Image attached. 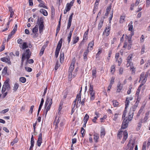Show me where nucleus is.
Here are the masks:
<instances>
[{"instance_id":"nucleus-40","label":"nucleus","mask_w":150,"mask_h":150,"mask_svg":"<svg viewBox=\"0 0 150 150\" xmlns=\"http://www.w3.org/2000/svg\"><path fill=\"white\" fill-rule=\"evenodd\" d=\"M71 19H69L68 20V23L67 26V29H69L70 28L71 25Z\"/></svg>"},{"instance_id":"nucleus-26","label":"nucleus","mask_w":150,"mask_h":150,"mask_svg":"<svg viewBox=\"0 0 150 150\" xmlns=\"http://www.w3.org/2000/svg\"><path fill=\"white\" fill-rule=\"evenodd\" d=\"M46 48V46L45 45H43L42 48L41 49V50H40V55L41 56H42L43 54V52H44V50Z\"/></svg>"},{"instance_id":"nucleus-38","label":"nucleus","mask_w":150,"mask_h":150,"mask_svg":"<svg viewBox=\"0 0 150 150\" xmlns=\"http://www.w3.org/2000/svg\"><path fill=\"white\" fill-rule=\"evenodd\" d=\"M130 70L132 71V74H134L135 71V69L132 66H130Z\"/></svg>"},{"instance_id":"nucleus-24","label":"nucleus","mask_w":150,"mask_h":150,"mask_svg":"<svg viewBox=\"0 0 150 150\" xmlns=\"http://www.w3.org/2000/svg\"><path fill=\"white\" fill-rule=\"evenodd\" d=\"M132 23V22L131 21L129 23V24L128 25V27L129 28L128 30L129 31H131L133 30V27Z\"/></svg>"},{"instance_id":"nucleus-10","label":"nucleus","mask_w":150,"mask_h":150,"mask_svg":"<svg viewBox=\"0 0 150 150\" xmlns=\"http://www.w3.org/2000/svg\"><path fill=\"white\" fill-rule=\"evenodd\" d=\"M62 39L61 38L60 39L59 41L57 46V48L56 49V50H58L60 51V50L61 49V47L62 46Z\"/></svg>"},{"instance_id":"nucleus-53","label":"nucleus","mask_w":150,"mask_h":150,"mask_svg":"<svg viewBox=\"0 0 150 150\" xmlns=\"http://www.w3.org/2000/svg\"><path fill=\"white\" fill-rule=\"evenodd\" d=\"M18 142V139H15L11 143V145L13 146L15 144L17 143Z\"/></svg>"},{"instance_id":"nucleus-51","label":"nucleus","mask_w":150,"mask_h":150,"mask_svg":"<svg viewBox=\"0 0 150 150\" xmlns=\"http://www.w3.org/2000/svg\"><path fill=\"white\" fill-rule=\"evenodd\" d=\"M18 83H16L14 84V87H13V90L15 91H16L17 89L18 88Z\"/></svg>"},{"instance_id":"nucleus-21","label":"nucleus","mask_w":150,"mask_h":150,"mask_svg":"<svg viewBox=\"0 0 150 150\" xmlns=\"http://www.w3.org/2000/svg\"><path fill=\"white\" fill-rule=\"evenodd\" d=\"M143 108H142V107H141L140 110H139L137 114V115L136 118L135 119H138L139 118V117L140 116V114L142 113L143 110Z\"/></svg>"},{"instance_id":"nucleus-16","label":"nucleus","mask_w":150,"mask_h":150,"mask_svg":"<svg viewBox=\"0 0 150 150\" xmlns=\"http://www.w3.org/2000/svg\"><path fill=\"white\" fill-rule=\"evenodd\" d=\"M50 102L52 103V99L51 98H47L45 104V108H46L47 106L49 104V103H50Z\"/></svg>"},{"instance_id":"nucleus-34","label":"nucleus","mask_w":150,"mask_h":150,"mask_svg":"<svg viewBox=\"0 0 150 150\" xmlns=\"http://www.w3.org/2000/svg\"><path fill=\"white\" fill-rule=\"evenodd\" d=\"M129 103L130 101L129 100H128V98H126V100L125 101V109H126L128 107Z\"/></svg>"},{"instance_id":"nucleus-14","label":"nucleus","mask_w":150,"mask_h":150,"mask_svg":"<svg viewBox=\"0 0 150 150\" xmlns=\"http://www.w3.org/2000/svg\"><path fill=\"white\" fill-rule=\"evenodd\" d=\"M52 103L51 102H50V103H49V104L47 105V107H46V108H45V109H46V110H45V116H46L47 114V112H48V111H49L50 109V108H51V105H52Z\"/></svg>"},{"instance_id":"nucleus-63","label":"nucleus","mask_w":150,"mask_h":150,"mask_svg":"<svg viewBox=\"0 0 150 150\" xmlns=\"http://www.w3.org/2000/svg\"><path fill=\"white\" fill-rule=\"evenodd\" d=\"M118 62V66H120V64H121V63L122 62V59L121 58H120L119 59H117V61Z\"/></svg>"},{"instance_id":"nucleus-23","label":"nucleus","mask_w":150,"mask_h":150,"mask_svg":"<svg viewBox=\"0 0 150 150\" xmlns=\"http://www.w3.org/2000/svg\"><path fill=\"white\" fill-rule=\"evenodd\" d=\"M79 38L78 36H75L73 39V44H74L76 43L79 40Z\"/></svg>"},{"instance_id":"nucleus-5","label":"nucleus","mask_w":150,"mask_h":150,"mask_svg":"<svg viewBox=\"0 0 150 150\" xmlns=\"http://www.w3.org/2000/svg\"><path fill=\"white\" fill-rule=\"evenodd\" d=\"M38 26L40 33H41L44 27L43 20L42 17H41L39 19L38 18Z\"/></svg>"},{"instance_id":"nucleus-18","label":"nucleus","mask_w":150,"mask_h":150,"mask_svg":"<svg viewBox=\"0 0 150 150\" xmlns=\"http://www.w3.org/2000/svg\"><path fill=\"white\" fill-rule=\"evenodd\" d=\"M122 87L121 86V83L120 82H119L117 85V92H119L122 89Z\"/></svg>"},{"instance_id":"nucleus-59","label":"nucleus","mask_w":150,"mask_h":150,"mask_svg":"<svg viewBox=\"0 0 150 150\" xmlns=\"http://www.w3.org/2000/svg\"><path fill=\"white\" fill-rule=\"evenodd\" d=\"M5 49V46L3 44L0 47V52L3 51V50H4Z\"/></svg>"},{"instance_id":"nucleus-48","label":"nucleus","mask_w":150,"mask_h":150,"mask_svg":"<svg viewBox=\"0 0 150 150\" xmlns=\"http://www.w3.org/2000/svg\"><path fill=\"white\" fill-rule=\"evenodd\" d=\"M150 65V59H148L147 62H146L145 65V67L146 68L149 67Z\"/></svg>"},{"instance_id":"nucleus-43","label":"nucleus","mask_w":150,"mask_h":150,"mask_svg":"<svg viewBox=\"0 0 150 150\" xmlns=\"http://www.w3.org/2000/svg\"><path fill=\"white\" fill-rule=\"evenodd\" d=\"M71 8V6L69 4V3H68L67 4L66 6V7L65 9L67 10V11H69Z\"/></svg>"},{"instance_id":"nucleus-30","label":"nucleus","mask_w":150,"mask_h":150,"mask_svg":"<svg viewBox=\"0 0 150 150\" xmlns=\"http://www.w3.org/2000/svg\"><path fill=\"white\" fill-rule=\"evenodd\" d=\"M119 115H120L118 113H115L113 117L112 116V118L113 120L115 121H116Z\"/></svg>"},{"instance_id":"nucleus-8","label":"nucleus","mask_w":150,"mask_h":150,"mask_svg":"<svg viewBox=\"0 0 150 150\" xmlns=\"http://www.w3.org/2000/svg\"><path fill=\"white\" fill-rule=\"evenodd\" d=\"M147 80V79L146 78H145V73L144 72H142L140 76V79L139 81V82H140V81H142L146 82Z\"/></svg>"},{"instance_id":"nucleus-49","label":"nucleus","mask_w":150,"mask_h":150,"mask_svg":"<svg viewBox=\"0 0 150 150\" xmlns=\"http://www.w3.org/2000/svg\"><path fill=\"white\" fill-rule=\"evenodd\" d=\"M7 67H5L3 70L2 73L4 74H6L7 72Z\"/></svg>"},{"instance_id":"nucleus-37","label":"nucleus","mask_w":150,"mask_h":150,"mask_svg":"<svg viewBox=\"0 0 150 150\" xmlns=\"http://www.w3.org/2000/svg\"><path fill=\"white\" fill-rule=\"evenodd\" d=\"M125 16H122L120 17V23H123L125 21Z\"/></svg>"},{"instance_id":"nucleus-57","label":"nucleus","mask_w":150,"mask_h":150,"mask_svg":"<svg viewBox=\"0 0 150 150\" xmlns=\"http://www.w3.org/2000/svg\"><path fill=\"white\" fill-rule=\"evenodd\" d=\"M85 98H84L82 100V101H81V102L80 103H81V107H82L83 106H84V103L85 102Z\"/></svg>"},{"instance_id":"nucleus-7","label":"nucleus","mask_w":150,"mask_h":150,"mask_svg":"<svg viewBox=\"0 0 150 150\" xmlns=\"http://www.w3.org/2000/svg\"><path fill=\"white\" fill-rule=\"evenodd\" d=\"M110 25H109L105 28L104 31L103 32V34H104L105 33V35L106 36H108L110 33Z\"/></svg>"},{"instance_id":"nucleus-41","label":"nucleus","mask_w":150,"mask_h":150,"mask_svg":"<svg viewBox=\"0 0 150 150\" xmlns=\"http://www.w3.org/2000/svg\"><path fill=\"white\" fill-rule=\"evenodd\" d=\"M132 56H130V55L129 56H128V57L127 58V65L128 64L130 63V60L132 59Z\"/></svg>"},{"instance_id":"nucleus-1","label":"nucleus","mask_w":150,"mask_h":150,"mask_svg":"<svg viewBox=\"0 0 150 150\" xmlns=\"http://www.w3.org/2000/svg\"><path fill=\"white\" fill-rule=\"evenodd\" d=\"M134 110H135L133 108H130L129 113L128 117H125L123 121L121 127L122 128L125 129L127 127L129 121H131L132 120Z\"/></svg>"},{"instance_id":"nucleus-27","label":"nucleus","mask_w":150,"mask_h":150,"mask_svg":"<svg viewBox=\"0 0 150 150\" xmlns=\"http://www.w3.org/2000/svg\"><path fill=\"white\" fill-rule=\"evenodd\" d=\"M89 118V116L87 115V114H86L83 118L84 122H85L86 123Z\"/></svg>"},{"instance_id":"nucleus-56","label":"nucleus","mask_w":150,"mask_h":150,"mask_svg":"<svg viewBox=\"0 0 150 150\" xmlns=\"http://www.w3.org/2000/svg\"><path fill=\"white\" fill-rule=\"evenodd\" d=\"M9 110V109L7 108L4 110H3L1 111L0 112V113H3V114H5L6 112H8Z\"/></svg>"},{"instance_id":"nucleus-25","label":"nucleus","mask_w":150,"mask_h":150,"mask_svg":"<svg viewBox=\"0 0 150 150\" xmlns=\"http://www.w3.org/2000/svg\"><path fill=\"white\" fill-rule=\"evenodd\" d=\"M8 9L9 11L11 13L10 17L11 18L12 17L13 14H14V11L12 9L11 7L10 6L8 7Z\"/></svg>"},{"instance_id":"nucleus-44","label":"nucleus","mask_w":150,"mask_h":150,"mask_svg":"<svg viewBox=\"0 0 150 150\" xmlns=\"http://www.w3.org/2000/svg\"><path fill=\"white\" fill-rule=\"evenodd\" d=\"M102 51V50L101 49H98V53L97 54L96 56V58H98L100 54H101Z\"/></svg>"},{"instance_id":"nucleus-36","label":"nucleus","mask_w":150,"mask_h":150,"mask_svg":"<svg viewBox=\"0 0 150 150\" xmlns=\"http://www.w3.org/2000/svg\"><path fill=\"white\" fill-rule=\"evenodd\" d=\"M26 79L24 77H21L19 79V81L22 83H24L25 82Z\"/></svg>"},{"instance_id":"nucleus-60","label":"nucleus","mask_w":150,"mask_h":150,"mask_svg":"<svg viewBox=\"0 0 150 150\" xmlns=\"http://www.w3.org/2000/svg\"><path fill=\"white\" fill-rule=\"evenodd\" d=\"M94 45V41H92L91 42L89 43L88 44V46L90 47L91 48Z\"/></svg>"},{"instance_id":"nucleus-15","label":"nucleus","mask_w":150,"mask_h":150,"mask_svg":"<svg viewBox=\"0 0 150 150\" xmlns=\"http://www.w3.org/2000/svg\"><path fill=\"white\" fill-rule=\"evenodd\" d=\"M73 31V30H71L69 35H68L67 37V41L69 44L71 41V35H72V32Z\"/></svg>"},{"instance_id":"nucleus-46","label":"nucleus","mask_w":150,"mask_h":150,"mask_svg":"<svg viewBox=\"0 0 150 150\" xmlns=\"http://www.w3.org/2000/svg\"><path fill=\"white\" fill-rule=\"evenodd\" d=\"M115 71V65L112 66L111 68V72L112 73Z\"/></svg>"},{"instance_id":"nucleus-50","label":"nucleus","mask_w":150,"mask_h":150,"mask_svg":"<svg viewBox=\"0 0 150 150\" xmlns=\"http://www.w3.org/2000/svg\"><path fill=\"white\" fill-rule=\"evenodd\" d=\"M6 62L10 65L11 64V62L10 61V58L9 57H7V59Z\"/></svg>"},{"instance_id":"nucleus-2","label":"nucleus","mask_w":150,"mask_h":150,"mask_svg":"<svg viewBox=\"0 0 150 150\" xmlns=\"http://www.w3.org/2000/svg\"><path fill=\"white\" fill-rule=\"evenodd\" d=\"M31 54V53L29 49H28L24 51L23 53L22 57V62H24L25 59L28 60L30 58Z\"/></svg>"},{"instance_id":"nucleus-11","label":"nucleus","mask_w":150,"mask_h":150,"mask_svg":"<svg viewBox=\"0 0 150 150\" xmlns=\"http://www.w3.org/2000/svg\"><path fill=\"white\" fill-rule=\"evenodd\" d=\"M35 142L33 138V135H32V137L31 139V141H30V144L31 146L30 147L29 150H32L34 146V143Z\"/></svg>"},{"instance_id":"nucleus-52","label":"nucleus","mask_w":150,"mask_h":150,"mask_svg":"<svg viewBox=\"0 0 150 150\" xmlns=\"http://www.w3.org/2000/svg\"><path fill=\"white\" fill-rule=\"evenodd\" d=\"M146 142H144L142 147V150H146Z\"/></svg>"},{"instance_id":"nucleus-29","label":"nucleus","mask_w":150,"mask_h":150,"mask_svg":"<svg viewBox=\"0 0 150 150\" xmlns=\"http://www.w3.org/2000/svg\"><path fill=\"white\" fill-rule=\"evenodd\" d=\"M76 108H78V103H77V104H76V100H74V101L73 102L72 105V108H76Z\"/></svg>"},{"instance_id":"nucleus-3","label":"nucleus","mask_w":150,"mask_h":150,"mask_svg":"<svg viewBox=\"0 0 150 150\" xmlns=\"http://www.w3.org/2000/svg\"><path fill=\"white\" fill-rule=\"evenodd\" d=\"M75 63V60L73 59L69 68V80H71V79L72 78V72L74 68V64Z\"/></svg>"},{"instance_id":"nucleus-19","label":"nucleus","mask_w":150,"mask_h":150,"mask_svg":"<svg viewBox=\"0 0 150 150\" xmlns=\"http://www.w3.org/2000/svg\"><path fill=\"white\" fill-rule=\"evenodd\" d=\"M40 11L41 13H42L43 15L45 16H47L48 15L47 11L44 9H41L40 10Z\"/></svg>"},{"instance_id":"nucleus-28","label":"nucleus","mask_w":150,"mask_h":150,"mask_svg":"<svg viewBox=\"0 0 150 150\" xmlns=\"http://www.w3.org/2000/svg\"><path fill=\"white\" fill-rule=\"evenodd\" d=\"M125 38L126 39H127L128 40V41L129 42V43L130 44V45H131V40H132V37L129 36V35L127 36V35H126L125 36Z\"/></svg>"},{"instance_id":"nucleus-54","label":"nucleus","mask_w":150,"mask_h":150,"mask_svg":"<svg viewBox=\"0 0 150 150\" xmlns=\"http://www.w3.org/2000/svg\"><path fill=\"white\" fill-rule=\"evenodd\" d=\"M145 46L143 45L142 46V49L141 52V54H144L145 51Z\"/></svg>"},{"instance_id":"nucleus-58","label":"nucleus","mask_w":150,"mask_h":150,"mask_svg":"<svg viewBox=\"0 0 150 150\" xmlns=\"http://www.w3.org/2000/svg\"><path fill=\"white\" fill-rule=\"evenodd\" d=\"M13 35V34H12L11 33V34H9L8 35L7 39V42H8L9 41V40L11 38L12 36Z\"/></svg>"},{"instance_id":"nucleus-55","label":"nucleus","mask_w":150,"mask_h":150,"mask_svg":"<svg viewBox=\"0 0 150 150\" xmlns=\"http://www.w3.org/2000/svg\"><path fill=\"white\" fill-rule=\"evenodd\" d=\"M144 37L143 35H142L140 38V42L141 43H142L144 42Z\"/></svg>"},{"instance_id":"nucleus-4","label":"nucleus","mask_w":150,"mask_h":150,"mask_svg":"<svg viewBox=\"0 0 150 150\" xmlns=\"http://www.w3.org/2000/svg\"><path fill=\"white\" fill-rule=\"evenodd\" d=\"M123 133V138L122 141L121 142L122 143H124V142L127 138L128 137V133L126 131H125L123 132H119L117 134V137L119 138V139H120L122 137V133Z\"/></svg>"},{"instance_id":"nucleus-62","label":"nucleus","mask_w":150,"mask_h":150,"mask_svg":"<svg viewBox=\"0 0 150 150\" xmlns=\"http://www.w3.org/2000/svg\"><path fill=\"white\" fill-rule=\"evenodd\" d=\"M60 66V65L58 63V62H57L56 64L55 67V69L56 70L57 69L59 68Z\"/></svg>"},{"instance_id":"nucleus-45","label":"nucleus","mask_w":150,"mask_h":150,"mask_svg":"<svg viewBox=\"0 0 150 150\" xmlns=\"http://www.w3.org/2000/svg\"><path fill=\"white\" fill-rule=\"evenodd\" d=\"M4 85H5V87L6 88V89H9L10 88V85L8 82H5Z\"/></svg>"},{"instance_id":"nucleus-22","label":"nucleus","mask_w":150,"mask_h":150,"mask_svg":"<svg viewBox=\"0 0 150 150\" xmlns=\"http://www.w3.org/2000/svg\"><path fill=\"white\" fill-rule=\"evenodd\" d=\"M99 137L98 134H97L95 133L94 135V140L95 142L97 143L98 142V139H99Z\"/></svg>"},{"instance_id":"nucleus-9","label":"nucleus","mask_w":150,"mask_h":150,"mask_svg":"<svg viewBox=\"0 0 150 150\" xmlns=\"http://www.w3.org/2000/svg\"><path fill=\"white\" fill-rule=\"evenodd\" d=\"M131 141L129 140L127 146V149L129 150H133L134 148V144L132 143Z\"/></svg>"},{"instance_id":"nucleus-33","label":"nucleus","mask_w":150,"mask_h":150,"mask_svg":"<svg viewBox=\"0 0 150 150\" xmlns=\"http://www.w3.org/2000/svg\"><path fill=\"white\" fill-rule=\"evenodd\" d=\"M28 45L26 42H24L22 45V48L23 49H24L28 47Z\"/></svg>"},{"instance_id":"nucleus-6","label":"nucleus","mask_w":150,"mask_h":150,"mask_svg":"<svg viewBox=\"0 0 150 150\" xmlns=\"http://www.w3.org/2000/svg\"><path fill=\"white\" fill-rule=\"evenodd\" d=\"M89 93L91 95L90 100H93L95 98V91L93 90V86L91 84H90L89 89Z\"/></svg>"},{"instance_id":"nucleus-13","label":"nucleus","mask_w":150,"mask_h":150,"mask_svg":"<svg viewBox=\"0 0 150 150\" xmlns=\"http://www.w3.org/2000/svg\"><path fill=\"white\" fill-rule=\"evenodd\" d=\"M81 90L80 91V93H79V94H77L76 96V98L75 100H76V101L77 100V103H78V102H79V103H80L81 102Z\"/></svg>"},{"instance_id":"nucleus-12","label":"nucleus","mask_w":150,"mask_h":150,"mask_svg":"<svg viewBox=\"0 0 150 150\" xmlns=\"http://www.w3.org/2000/svg\"><path fill=\"white\" fill-rule=\"evenodd\" d=\"M64 59V53L63 52L61 51L60 52V61L61 63L63 62Z\"/></svg>"},{"instance_id":"nucleus-61","label":"nucleus","mask_w":150,"mask_h":150,"mask_svg":"<svg viewBox=\"0 0 150 150\" xmlns=\"http://www.w3.org/2000/svg\"><path fill=\"white\" fill-rule=\"evenodd\" d=\"M27 62L29 64H32L34 62V61L33 59H27Z\"/></svg>"},{"instance_id":"nucleus-35","label":"nucleus","mask_w":150,"mask_h":150,"mask_svg":"<svg viewBox=\"0 0 150 150\" xmlns=\"http://www.w3.org/2000/svg\"><path fill=\"white\" fill-rule=\"evenodd\" d=\"M10 23V21H9L8 22V23L7 24L6 28L5 29L3 30L2 31V32H3L5 31L8 30V29L9 28V27Z\"/></svg>"},{"instance_id":"nucleus-32","label":"nucleus","mask_w":150,"mask_h":150,"mask_svg":"<svg viewBox=\"0 0 150 150\" xmlns=\"http://www.w3.org/2000/svg\"><path fill=\"white\" fill-rule=\"evenodd\" d=\"M38 31V25H36L33 29V32L34 33H36Z\"/></svg>"},{"instance_id":"nucleus-42","label":"nucleus","mask_w":150,"mask_h":150,"mask_svg":"<svg viewBox=\"0 0 150 150\" xmlns=\"http://www.w3.org/2000/svg\"><path fill=\"white\" fill-rule=\"evenodd\" d=\"M44 102V100L43 98H42L41 100V101L40 102V105L39 106V109H41L43 105V103Z\"/></svg>"},{"instance_id":"nucleus-31","label":"nucleus","mask_w":150,"mask_h":150,"mask_svg":"<svg viewBox=\"0 0 150 150\" xmlns=\"http://www.w3.org/2000/svg\"><path fill=\"white\" fill-rule=\"evenodd\" d=\"M113 105L114 107H117L119 105V103L116 100H112Z\"/></svg>"},{"instance_id":"nucleus-47","label":"nucleus","mask_w":150,"mask_h":150,"mask_svg":"<svg viewBox=\"0 0 150 150\" xmlns=\"http://www.w3.org/2000/svg\"><path fill=\"white\" fill-rule=\"evenodd\" d=\"M39 6L41 7H43L47 9V7L46 6H45L44 3H40V4L38 6Z\"/></svg>"},{"instance_id":"nucleus-20","label":"nucleus","mask_w":150,"mask_h":150,"mask_svg":"<svg viewBox=\"0 0 150 150\" xmlns=\"http://www.w3.org/2000/svg\"><path fill=\"white\" fill-rule=\"evenodd\" d=\"M103 22H104L103 19L102 18L101 19L100 21V23H99L98 25V30H100L102 27L103 25Z\"/></svg>"},{"instance_id":"nucleus-17","label":"nucleus","mask_w":150,"mask_h":150,"mask_svg":"<svg viewBox=\"0 0 150 150\" xmlns=\"http://www.w3.org/2000/svg\"><path fill=\"white\" fill-rule=\"evenodd\" d=\"M105 134V129L103 128L101 129L100 131V136L101 137H103Z\"/></svg>"},{"instance_id":"nucleus-64","label":"nucleus","mask_w":150,"mask_h":150,"mask_svg":"<svg viewBox=\"0 0 150 150\" xmlns=\"http://www.w3.org/2000/svg\"><path fill=\"white\" fill-rule=\"evenodd\" d=\"M96 69L93 70H92V75L94 76L95 77H96Z\"/></svg>"},{"instance_id":"nucleus-39","label":"nucleus","mask_w":150,"mask_h":150,"mask_svg":"<svg viewBox=\"0 0 150 150\" xmlns=\"http://www.w3.org/2000/svg\"><path fill=\"white\" fill-rule=\"evenodd\" d=\"M42 142V139H38L37 142V144L38 146H40Z\"/></svg>"}]
</instances>
